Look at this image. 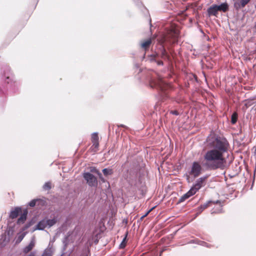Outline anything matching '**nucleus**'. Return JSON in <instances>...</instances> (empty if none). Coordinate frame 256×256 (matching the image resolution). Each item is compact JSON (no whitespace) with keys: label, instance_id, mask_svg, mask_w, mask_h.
Returning a JSON list of instances; mask_svg holds the SVG:
<instances>
[{"label":"nucleus","instance_id":"1","mask_svg":"<svg viewBox=\"0 0 256 256\" xmlns=\"http://www.w3.org/2000/svg\"><path fill=\"white\" fill-rule=\"evenodd\" d=\"M206 141L208 144L212 148L207 150L204 154L202 166L208 170H224L226 159L224 155L228 152L229 145L227 140L214 135H210L208 136Z\"/></svg>","mask_w":256,"mask_h":256},{"label":"nucleus","instance_id":"2","mask_svg":"<svg viewBox=\"0 0 256 256\" xmlns=\"http://www.w3.org/2000/svg\"><path fill=\"white\" fill-rule=\"evenodd\" d=\"M150 84L152 88L160 89L162 91H164L170 87V86L160 76H158L155 78H152L150 82Z\"/></svg>","mask_w":256,"mask_h":256},{"label":"nucleus","instance_id":"3","mask_svg":"<svg viewBox=\"0 0 256 256\" xmlns=\"http://www.w3.org/2000/svg\"><path fill=\"white\" fill-rule=\"evenodd\" d=\"M179 37V31L176 28L168 30L164 36V41L170 43H175L178 42Z\"/></svg>","mask_w":256,"mask_h":256},{"label":"nucleus","instance_id":"4","mask_svg":"<svg viewBox=\"0 0 256 256\" xmlns=\"http://www.w3.org/2000/svg\"><path fill=\"white\" fill-rule=\"evenodd\" d=\"M83 178L90 187L96 188L98 184L97 178L90 172L83 174Z\"/></svg>","mask_w":256,"mask_h":256},{"label":"nucleus","instance_id":"5","mask_svg":"<svg viewBox=\"0 0 256 256\" xmlns=\"http://www.w3.org/2000/svg\"><path fill=\"white\" fill-rule=\"evenodd\" d=\"M202 166L198 162H194L192 164L190 170V174H192L194 177L198 176L202 172Z\"/></svg>","mask_w":256,"mask_h":256},{"label":"nucleus","instance_id":"6","mask_svg":"<svg viewBox=\"0 0 256 256\" xmlns=\"http://www.w3.org/2000/svg\"><path fill=\"white\" fill-rule=\"evenodd\" d=\"M207 178V176H204L198 178L190 189L196 194L202 187Z\"/></svg>","mask_w":256,"mask_h":256},{"label":"nucleus","instance_id":"7","mask_svg":"<svg viewBox=\"0 0 256 256\" xmlns=\"http://www.w3.org/2000/svg\"><path fill=\"white\" fill-rule=\"evenodd\" d=\"M207 14L209 17L211 16H214L216 17L218 16V10L216 7V4L212 5L208 8Z\"/></svg>","mask_w":256,"mask_h":256},{"label":"nucleus","instance_id":"8","mask_svg":"<svg viewBox=\"0 0 256 256\" xmlns=\"http://www.w3.org/2000/svg\"><path fill=\"white\" fill-rule=\"evenodd\" d=\"M22 212V208L19 206L15 207L12 210L10 214L9 217L11 219H14L16 218L19 214Z\"/></svg>","mask_w":256,"mask_h":256},{"label":"nucleus","instance_id":"9","mask_svg":"<svg viewBox=\"0 0 256 256\" xmlns=\"http://www.w3.org/2000/svg\"><path fill=\"white\" fill-rule=\"evenodd\" d=\"M190 189L186 194H184L178 200V204L184 202L185 200L189 198L190 196H193L195 194V193Z\"/></svg>","mask_w":256,"mask_h":256},{"label":"nucleus","instance_id":"10","mask_svg":"<svg viewBox=\"0 0 256 256\" xmlns=\"http://www.w3.org/2000/svg\"><path fill=\"white\" fill-rule=\"evenodd\" d=\"M28 211L26 209L24 210L23 213L21 214L20 217L18 219L17 224H23L26 220Z\"/></svg>","mask_w":256,"mask_h":256},{"label":"nucleus","instance_id":"11","mask_svg":"<svg viewBox=\"0 0 256 256\" xmlns=\"http://www.w3.org/2000/svg\"><path fill=\"white\" fill-rule=\"evenodd\" d=\"M216 7L218 11H222L224 12H227L228 10L229 6L227 2H224L220 5L216 4Z\"/></svg>","mask_w":256,"mask_h":256},{"label":"nucleus","instance_id":"12","mask_svg":"<svg viewBox=\"0 0 256 256\" xmlns=\"http://www.w3.org/2000/svg\"><path fill=\"white\" fill-rule=\"evenodd\" d=\"M210 203H212V201L209 200L204 204H202L198 207L196 210V215L200 214L204 209L208 206L209 204Z\"/></svg>","mask_w":256,"mask_h":256},{"label":"nucleus","instance_id":"13","mask_svg":"<svg viewBox=\"0 0 256 256\" xmlns=\"http://www.w3.org/2000/svg\"><path fill=\"white\" fill-rule=\"evenodd\" d=\"M250 1V0H240V3L236 2L234 4V8L236 9L240 7L244 8Z\"/></svg>","mask_w":256,"mask_h":256},{"label":"nucleus","instance_id":"14","mask_svg":"<svg viewBox=\"0 0 256 256\" xmlns=\"http://www.w3.org/2000/svg\"><path fill=\"white\" fill-rule=\"evenodd\" d=\"M46 226V222L45 220H40L38 224L36 226V228H34V230H44V228Z\"/></svg>","mask_w":256,"mask_h":256},{"label":"nucleus","instance_id":"15","mask_svg":"<svg viewBox=\"0 0 256 256\" xmlns=\"http://www.w3.org/2000/svg\"><path fill=\"white\" fill-rule=\"evenodd\" d=\"M34 242L33 241H31L28 246H26L25 248L23 249V252L24 254H27L29 252H30L34 247Z\"/></svg>","mask_w":256,"mask_h":256},{"label":"nucleus","instance_id":"16","mask_svg":"<svg viewBox=\"0 0 256 256\" xmlns=\"http://www.w3.org/2000/svg\"><path fill=\"white\" fill-rule=\"evenodd\" d=\"M26 232H24L18 234V237L16 239V244H18L19 243H20L24 238L25 236L26 235Z\"/></svg>","mask_w":256,"mask_h":256},{"label":"nucleus","instance_id":"17","mask_svg":"<svg viewBox=\"0 0 256 256\" xmlns=\"http://www.w3.org/2000/svg\"><path fill=\"white\" fill-rule=\"evenodd\" d=\"M52 247H50V245L48 248H46L43 252L41 256H52Z\"/></svg>","mask_w":256,"mask_h":256},{"label":"nucleus","instance_id":"18","mask_svg":"<svg viewBox=\"0 0 256 256\" xmlns=\"http://www.w3.org/2000/svg\"><path fill=\"white\" fill-rule=\"evenodd\" d=\"M152 43V40L150 39L147 40L144 42L141 43L140 46L144 50H146L149 48L150 44Z\"/></svg>","mask_w":256,"mask_h":256},{"label":"nucleus","instance_id":"19","mask_svg":"<svg viewBox=\"0 0 256 256\" xmlns=\"http://www.w3.org/2000/svg\"><path fill=\"white\" fill-rule=\"evenodd\" d=\"M57 220L56 218H54L52 219H48L46 220V226H48L49 228L53 226L54 224H56Z\"/></svg>","mask_w":256,"mask_h":256},{"label":"nucleus","instance_id":"20","mask_svg":"<svg viewBox=\"0 0 256 256\" xmlns=\"http://www.w3.org/2000/svg\"><path fill=\"white\" fill-rule=\"evenodd\" d=\"M161 58L164 60H170V56L166 50L163 48L161 52Z\"/></svg>","mask_w":256,"mask_h":256},{"label":"nucleus","instance_id":"21","mask_svg":"<svg viewBox=\"0 0 256 256\" xmlns=\"http://www.w3.org/2000/svg\"><path fill=\"white\" fill-rule=\"evenodd\" d=\"M128 234V232H126L124 237V238H123V240H122V242L120 244L119 246V248H120L122 249V248H125V246H126V242H127L126 238H127Z\"/></svg>","mask_w":256,"mask_h":256},{"label":"nucleus","instance_id":"22","mask_svg":"<svg viewBox=\"0 0 256 256\" xmlns=\"http://www.w3.org/2000/svg\"><path fill=\"white\" fill-rule=\"evenodd\" d=\"M102 172L106 176L109 175H112L113 174V170L112 169L105 168L102 170Z\"/></svg>","mask_w":256,"mask_h":256},{"label":"nucleus","instance_id":"23","mask_svg":"<svg viewBox=\"0 0 256 256\" xmlns=\"http://www.w3.org/2000/svg\"><path fill=\"white\" fill-rule=\"evenodd\" d=\"M52 188V183L50 182H46L42 186L44 190H49Z\"/></svg>","mask_w":256,"mask_h":256},{"label":"nucleus","instance_id":"24","mask_svg":"<svg viewBox=\"0 0 256 256\" xmlns=\"http://www.w3.org/2000/svg\"><path fill=\"white\" fill-rule=\"evenodd\" d=\"M238 120V114L236 112H234L231 116V122L232 124H235Z\"/></svg>","mask_w":256,"mask_h":256},{"label":"nucleus","instance_id":"25","mask_svg":"<svg viewBox=\"0 0 256 256\" xmlns=\"http://www.w3.org/2000/svg\"><path fill=\"white\" fill-rule=\"evenodd\" d=\"M98 141V134L97 132H94L92 135V142Z\"/></svg>","mask_w":256,"mask_h":256},{"label":"nucleus","instance_id":"26","mask_svg":"<svg viewBox=\"0 0 256 256\" xmlns=\"http://www.w3.org/2000/svg\"><path fill=\"white\" fill-rule=\"evenodd\" d=\"M98 176L99 178L102 182H106V180L102 176V173L100 172H98Z\"/></svg>","mask_w":256,"mask_h":256},{"label":"nucleus","instance_id":"27","mask_svg":"<svg viewBox=\"0 0 256 256\" xmlns=\"http://www.w3.org/2000/svg\"><path fill=\"white\" fill-rule=\"evenodd\" d=\"M200 245H202V246H206L207 248H210V245L204 242H203V241H199L198 243Z\"/></svg>","mask_w":256,"mask_h":256},{"label":"nucleus","instance_id":"28","mask_svg":"<svg viewBox=\"0 0 256 256\" xmlns=\"http://www.w3.org/2000/svg\"><path fill=\"white\" fill-rule=\"evenodd\" d=\"M37 200H32L29 203L28 205L31 207H34L36 206Z\"/></svg>","mask_w":256,"mask_h":256},{"label":"nucleus","instance_id":"29","mask_svg":"<svg viewBox=\"0 0 256 256\" xmlns=\"http://www.w3.org/2000/svg\"><path fill=\"white\" fill-rule=\"evenodd\" d=\"M31 225H32L31 222H28L22 228V230L24 231V230H27L29 227H30L31 226Z\"/></svg>","mask_w":256,"mask_h":256},{"label":"nucleus","instance_id":"30","mask_svg":"<svg viewBox=\"0 0 256 256\" xmlns=\"http://www.w3.org/2000/svg\"><path fill=\"white\" fill-rule=\"evenodd\" d=\"M13 80V76H8L6 77V82L9 84L10 82H12Z\"/></svg>","mask_w":256,"mask_h":256},{"label":"nucleus","instance_id":"31","mask_svg":"<svg viewBox=\"0 0 256 256\" xmlns=\"http://www.w3.org/2000/svg\"><path fill=\"white\" fill-rule=\"evenodd\" d=\"M150 62H157L156 56L154 55H152L150 56Z\"/></svg>","mask_w":256,"mask_h":256},{"label":"nucleus","instance_id":"32","mask_svg":"<svg viewBox=\"0 0 256 256\" xmlns=\"http://www.w3.org/2000/svg\"><path fill=\"white\" fill-rule=\"evenodd\" d=\"M93 144L92 146H94L95 148H98L99 146L98 141V142H92Z\"/></svg>","mask_w":256,"mask_h":256},{"label":"nucleus","instance_id":"33","mask_svg":"<svg viewBox=\"0 0 256 256\" xmlns=\"http://www.w3.org/2000/svg\"><path fill=\"white\" fill-rule=\"evenodd\" d=\"M90 172H92L96 173V174H98V172H99V171L95 168H94L90 170Z\"/></svg>","mask_w":256,"mask_h":256},{"label":"nucleus","instance_id":"34","mask_svg":"<svg viewBox=\"0 0 256 256\" xmlns=\"http://www.w3.org/2000/svg\"><path fill=\"white\" fill-rule=\"evenodd\" d=\"M170 114L176 116H178L179 114V113L177 110H172L170 112Z\"/></svg>","mask_w":256,"mask_h":256},{"label":"nucleus","instance_id":"35","mask_svg":"<svg viewBox=\"0 0 256 256\" xmlns=\"http://www.w3.org/2000/svg\"><path fill=\"white\" fill-rule=\"evenodd\" d=\"M158 66H162L164 64L162 60H157V62H156Z\"/></svg>","mask_w":256,"mask_h":256},{"label":"nucleus","instance_id":"36","mask_svg":"<svg viewBox=\"0 0 256 256\" xmlns=\"http://www.w3.org/2000/svg\"><path fill=\"white\" fill-rule=\"evenodd\" d=\"M154 208H152L150 210H148L144 216H146L148 214L149 212L152 210Z\"/></svg>","mask_w":256,"mask_h":256},{"label":"nucleus","instance_id":"37","mask_svg":"<svg viewBox=\"0 0 256 256\" xmlns=\"http://www.w3.org/2000/svg\"><path fill=\"white\" fill-rule=\"evenodd\" d=\"M212 202H214V203H216V204H218V203H220V202L219 200H216V202H212Z\"/></svg>","mask_w":256,"mask_h":256},{"label":"nucleus","instance_id":"38","mask_svg":"<svg viewBox=\"0 0 256 256\" xmlns=\"http://www.w3.org/2000/svg\"><path fill=\"white\" fill-rule=\"evenodd\" d=\"M34 254L32 253H31L30 254H28V256H34Z\"/></svg>","mask_w":256,"mask_h":256},{"label":"nucleus","instance_id":"39","mask_svg":"<svg viewBox=\"0 0 256 256\" xmlns=\"http://www.w3.org/2000/svg\"><path fill=\"white\" fill-rule=\"evenodd\" d=\"M144 217H145V216H142L141 217L140 219H141V220H142V218H144Z\"/></svg>","mask_w":256,"mask_h":256},{"label":"nucleus","instance_id":"40","mask_svg":"<svg viewBox=\"0 0 256 256\" xmlns=\"http://www.w3.org/2000/svg\"><path fill=\"white\" fill-rule=\"evenodd\" d=\"M120 126H122V127H124V126H124V125H123V124H121Z\"/></svg>","mask_w":256,"mask_h":256}]
</instances>
